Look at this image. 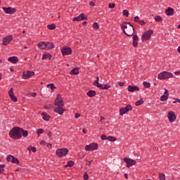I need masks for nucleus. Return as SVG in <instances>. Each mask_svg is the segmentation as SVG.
<instances>
[{"label":"nucleus","mask_w":180,"mask_h":180,"mask_svg":"<svg viewBox=\"0 0 180 180\" xmlns=\"http://www.w3.org/2000/svg\"><path fill=\"white\" fill-rule=\"evenodd\" d=\"M8 61L12 64H18L19 63V59L16 56L9 57Z\"/></svg>","instance_id":"23"},{"label":"nucleus","mask_w":180,"mask_h":180,"mask_svg":"<svg viewBox=\"0 0 180 180\" xmlns=\"http://www.w3.org/2000/svg\"><path fill=\"white\" fill-rule=\"evenodd\" d=\"M121 29L126 36L129 37L133 36V47H139V36L134 34V27H133L130 22H124L121 25Z\"/></svg>","instance_id":"1"},{"label":"nucleus","mask_w":180,"mask_h":180,"mask_svg":"<svg viewBox=\"0 0 180 180\" xmlns=\"http://www.w3.org/2000/svg\"><path fill=\"white\" fill-rule=\"evenodd\" d=\"M44 133V131L43 130V129H39L37 131V134L39 136H40V134H43Z\"/></svg>","instance_id":"42"},{"label":"nucleus","mask_w":180,"mask_h":180,"mask_svg":"<svg viewBox=\"0 0 180 180\" xmlns=\"http://www.w3.org/2000/svg\"><path fill=\"white\" fill-rule=\"evenodd\" d=\"M75 119H78L79 117H81V114L79 113H76L75 115Z\"/></svg>","instance_id":"50"},{"label":"nucleus","mask_w":180,"mask_h":180,"mask_svg":"<svg viewBox=\"0 0 180 180\" xmlns=\"http://www.w3.org/2000/svg\"><path fill=\"white\" fill-rule=\"evenodd\" d=\"M9 136L13 140H20L22 139V134H20V127H13L9 131Z\"/></svg>","instance_id":"2"},{"label":"nucleus","mask_w":180,"mask_h":180,"mask_svg":"<svg viewBox=\"0 0 180 180\" xmlns=\"http://www.w3.org/2000/svg\"><path fill=\"white\" fill-rule=\"evenodd\" d=\"M82 131L86 134V131L85 129H82Z\"/></svg>","instance_id":"63"},{"label":"nucleus","mask_w":180,"mask_h":180,"mask_svg":"<svg viewBox=\"0 0 180 180\" xmlns=\"http://www.w3.org/2000/svg\"><path fill=\"white\" fill-rule=\"evenodd\" d=\"M47 27L49 29V30H54V29H56V24H51V25H48Z\"/></svg>","instance_id":"36"},{"label":"nucleus","mask_w":180,"mask_h":180,"mask_svg":"<svg viewBox=\"0 0 180 180\" xmlns=\"http://www.w3.org/2000/svg\"><path fill=\"white\" fill-rule=\"evenodd\" d=\"M101 140H108V136L103 134L101 136Z\"/></svg>","instance_id":"45"},{"label":"nucleus","mask_w":180,"mask_h":180,"mask_svg":"<svg viewBox=\"0 0 180 180\" xmlns=\"http://www.w3.org/2000/svg\"><path fill=\"white\" fill-rule=\"evenodd\" d=\"M44 108L45 109H49L50 108V105H45Z\"/></svg>","instance_id":"62"},{"label":"nucleus","mask_w":180,"mask_h":180,"mask_svg":"<svg viewBox=\"0 0 180 180\" xmlns=\"http://www.w3.org/2000/svg\"><path fill=\"white\" fill-rule=\"evenodd\" d=\"M98 143H92L89 145H86L85 150L86 151H95L98 149Z\"/></svg>","instance_id":"10"},{"label":"nucleus","mask_w":180,"mask_h":180,"mask_svg":"<svg viewBox=\"0 0 180 180\" xmlns=\"http://www.w3.org/2000/svg\"><path fill=\"white\" fill-rule=\"evenodd\" d=\"M27 150L28 151H30V153H36L37 150H36V147L34 146H30L27 147Z\"/></svg>","instance_id":"31"},{"label":"nucleus","mask_w":180,"mask_h":180,"mask_svg":"<svg viewBox=\"0 0 180 180\" xmlns=\"http://www.w3.org/2000/svg\"><path fill=\"white\" fill-rule=\"evenodd\" d=\"M165 13L167 16H172L175 13V11L172 7H168L165 11Z\"/></svg>","instance_id":"21"},{"label":"nucleus","mask_w":180,"mask_h":180,"mask_svg":"<svg viewBox=\"0 0 180 180\" xmlns=\"http://www.w3.org/2000/svg\"><path fill=\"white\" fill-rule=\"evenodd\" d=\"M8 162H12V164H19V159L15 158L13 155H8L6 158Z\"/></svg>","instance_id":"17"},{"label":"nucleus","mask_w":180,"mask_h":180,"mask_svg":"<svg viewBox=\"0 0 180 180\" xmlns=\"http://www.w3.org/2000/svg\"><path fill=\"white\" fill-rule=\"evenodd\" d=\"M54 105H56V106H64V101H63V97H61V94L57 95V98L55 100Z\"/></svg>","instance_id":"12"},{"label":"nucleus","mask_w":180,"mask_h":180,"mask_svg":"<svg viewBox=\"0 0 180 180\" xmlns=\"http://www.w3.org/2000/svg\"><path fill=\"white\" fill-rule=\"evenodd\" d=\"M92 27L94 30H99V24L98 22H94L92 25Z\"/></svg>","instance_id":"33"},{"label":"nucleus","mask_w":180,"mask_h":180,"mask_svg":"<svg viewBox=\"0 0 180 180\" xmlns=\"http://www.w3.org/2000/svg\"><path fill=\"white\" fill-rule=\"evenodd\" d=\"M100 120H101V122H102V120H105V117H102V116H101L100 117Z\"/></svg>","instance_id":"58"},{"label":"nucleus","mask_w":180,"mask_h":180,"mask_svg":"<svg viewBox=\"0 0 180 180\" xmlns=\"http://www.w3.org/2000/svg\"><path fill=\"white\" fill-rule=\"evenodd\" d=\"M34 75V72L27 70L26 72H22V79H29L31 77H33Z\"/></svg>","instance_id":"16"},{"label":"nucleus","mask_w":180,"mask_h":180,"mask_svg":"<svg viewBox=\"0 0 180 180\" xmlns=\"http://www.w3.org/2000/svg\"><path fill=\"white\" fill-rule=\"evenodd\" d=\"M64 106H58L54 108L53 110L56 113H58V115H64V112H65V109L63 108Z\"/></svg>","instance_id":"20"},{"label":"nucleus","mask_w":180,"mask_h":180,"mask_svg":"<svg viewBox=\"0 0 180 180\" xmlns=\"http://www.w3.org/2000/svg\"><path fill=\"white\" fill-rule=\"evenodd\" d=\"M56 154L57 157L59 158H63V157H65L68 154V148H62L57 149L56 150Z\"/></svg>","instance_id":"4"},{"label":"nucleus","mask_w":180,"mask_h":180,"mask_svg":"<svg viewBox=\"0 0 180 180\" xmlns=\"http://www.w3.org/2000/svg\"><path fill=\"white\" fill-rule=\"evenodd\" d=\"M83 178L84 180H88L89 179V176H88V174L86 173H85L83 176Z\"/></svg>","instance_id":"47"},{"label":"nucleus","mask_w":180,"mask_h":180,"mask_svg":"<svg viewBox=\"0 0 180 180\" xmlns=\"http://www.w3.org/2000/svg\"><path fill=\"white\" fill-rule=\"evenodd\" d=\"M41 117L46 122H49V120H50L51 117H50V115L49 114H47V112H42Z\"/></svg>","instance_id":"25"},{"label":"nucleus","mask_w":180,"mask_h":180,"mask_svg":"<svg viewBox=\"0 0 180 180\" xmlns=\"http://www.w3.org/2000/svg\"><path fill=\"white\" fill-rule=\"evenodd\" d=\"M94 85L97 86V88H100V89H109L110 88V85L109 84H101L99 83V77H96V80L94 82Z\"/></svg>","instance_id":"7"},{"label":"nucleus","mask_w":180,"mask_h":180,"mask_svg":"<svg viewBox=\"0 0 180 180\" xmlns=\"http://www.w3.org/2000/svg\"><path fill=\"white\" fill-rule=\"evenodd\" d=\"M169 96V93L168 91V89H165L164 95L161 96L160 97L161 102H167V101H168Z\"/></svg>","instance_id":"19"},{"label":"nucleus","mask_w":180,"mask_h":180,"mask_svg":"<svg viewBox=\"0 0 180 180\" xmlns=\"http://www.w3.org/2000/svg\"><path fill=\"white\" fill-rule=\"evenodd\" d=\"M82 25H86V21H84Z\"/></svg>","instance_id":"64"},{"label":"nucleus","mask_w":180,"mask_h":180,"mask_svg":"<svg viewBox=\"0 0 180 180\" xmlns=\"http://www.w3.org/2000/svg\"><path fill=\"white\" fill-rule=\"evenodd\" d=\"M54 44H53V42H46L47 50H52V49H54Z\"/></svg>","instance_id":"30"},{"label":"nucleus","mask_w":180,"mask_h":180,"mask_svg":"<svg viewBox=\"0 0 180 180\" xmlns=\"http://www.w3.org/2000/svg\"><path fill=\"white\" fill-rule=\"evenodd\" d=\"M92 163V161H88L87 162V165L89 166V165H91V164Z\"/></svg>","instance_id":"60"},{"label":"nucleus","mask_w":180,"mask_h":180,"mask_svg":"<svg viewBox=\"0 0 180 180\" xmlns=\"http://www.w3.org/2000/svg\"><path fill=\"white\" fill-rule=\"evenodd\" d=\"M2 9L8 15H13L16 12V8L12 7H3Z\"/></svg>","instance_id":"15"},{"label":"nucleus","mask_w":180,"mask_h":180,"mask_svg":"<svg viewBox=\"0 0 180 180\" xmlns=\"http://www.w3.org/2000/svg\"><path fill=\"white\" fill-rule=\"evenodd\" d=\"M47 88H51V89L52 91H54V89H56V85H54V84H47Z\"/></svg>","instance_id":"39"},{"label":"nucleus","mask_w":180,"mask_h":180,"mask_svg":"<svg viewBox=\"0 0 180 180\" xmlns=\"http://www.w3.org/2000/svg\"><path fill=\"white\" fill-rule=\"evenodd\" d=\"M89 5L90 6H95V3L94 1H90Z\"/></svg>","instance_id":"54"},{"label":"nucleus","mask_w":180,"mask_h":180,"mask_svg":"<svg viewBox=\"0 0 180 180\" xmlns=\"http://www.w3.org/2000/svg\"><path fill=\"white\" fill-rule=\"evenodd\" d=\"M45 146H46V147H49V148H51V147H53V145H51L50 143H46Z\"/></svg>","instance_id":"53"},{"label":"nucleus","mask_w":180,"mask_h":180,"mask_svg":"<svg viewBox=\"0 0 180 180\" xmlns=\"http://www.w3.org/2000/svg\"><path fill=\"white\" fill-rule=\"evenodd\" d=\"M108 7L110 8V9H113V8H115V4L112 3V4H110L108 5Z\"/></svg>","instance_id":"48"},{"label":"nucleus","mask_w":180,"mask_h":180,"mask_svg":"<svg viewBox=\"0 0 180 180\" xmlns=\"http://www.w3.org/2000/svg\"><path fill=\"white\" fill-rule=\"evenodd\" d=\"M174 99H175V101H173V103H180V99L179 98H174Z\"/></svg>","instance_id":"51"},{"label":"nucleus","mask_w":180,"mask_h":180,"mask_svg":"<svg viewBox=\"0 0 180 180\" xmlns=\"http://www.w3.org/2000/svg\"><path fill=\"white\" fill-rule=\"evenodd\" d=\"M127 89L129 92H136V91H140V87L139 86L129 85Z\"/></svg>","instance_id":"22"},{"label":"nucleus","mask_w":180,"mask_h":180,"mask_svg":"<svg viewBox=\"0 0 180 180\" xmlns=\"http://www.w3.org/2000/svg\"><path fill=\"white\" fill-rule=\"evenodd\" d=\"M107 140H108V141H116L117 139L115 136H108Z\"/></svg>","instance_id":"37"},{"label":"nucleus","mask_w":180,"mask_h":180,"mask_svg":"<svg viewBox=\"0 0 180 180\" xmlns=\"http://www.w3.org/2000/svg\"><path fill=\"white\" fill-rule=\"evenodd\" d=\"M5 168L4 165H0V174L4 172V169Z\"/></svg>","instance_id":"44"},{"label":"nucleus","mask_w":180,"mask_h":180,"mask_svg":"<svg viewBox=\"0 0 180 180\" xmlns=\"http://www.w3.org/2000/svg\"><path fill=\"white\" fill-rule=\"evenodd\" d=\"M158 78L160 81L164 79H169V78H174V74H172L171 72L163 71L158 74Z\"/></svg>","instance_id":"3"},{"label":"nucleus","mask_w":180,"mask_h":180,"mask_svg":"<svg viewBox=\"0 0 180 180\" xmlns=\"http://www.w3.org/2000/svg\"><path fill=\"white\" fill-rule=\"evenodd\" d=\"M38 47L39 49H40L41 50H47V44L46 42L44 41H40L38 44Z\"/></svg>","instance_id":"24"},{"label":"nucleus","mask_w":180,"mask_h":180,"mask_svg":"<svg viewBox=\"0 0 180 180\" xmlns=\"http://www.w3.org/2000/svg\"><path fill=\"white\" fill-rule=\"evenodd\" d=\"M12 40H13V37H12V35H6V37H3V46H8V44H11V41H12Z\"/></svg>","instance_id":"9"},{"label":"nucleus","mask_w":180,"mask_h":180,"mask_svg":"<svg viewBox=\"0 0 180 180\" xmlns=\"http://www.w3.org/2000/svg\"><path fill=\"white\" fill-rule=\"evenodd\" d=\"M174 75H180V72L179 71L174 72Z\"/></svg>","instance_id":"56"},{"label":"nucleus","mask_w":180,"mask_h":180,"mask_svg":"<svg viewBox=\"0 0 180 180\" xmlns=\"http://www.w3.org/2000/svg\"><path fill=\"white\" fill-rule=\"evenodd\" d=\"M138 23H139V25H141V26H144V25H146V22L142 20H139Z\"/></svg>","instance_id":"46"},{"label":"nucleus","mask_w":180,"mask_h":180,"mask_svg":"<svg viewBox=\"0 0 180 180\" xmlns=\"http://www.w3.org/2000/svg\"><path fill=\"white\" fill-rule=\"evenodd\" d=\"M124 176L126 179H129V175L127 173L124 174Z\"/></svg>","instance_id":"55"},{"label":"nucleus","mask_w":180,"mask_h":180,"mask_svg":"<svg viewBox=\"0 0 180 180\" xmlns=\"http://www.w3.org/2000/svg\"><path fill=\"white\" fill-rule=\"evenodd\" d=\"M81 20H88V17L84 13H80L77 17L72 19L73 22H81Z\"/></svg>","instance_id":"14"},{"label":"nucleus","mask_w":180,"mask_h":180,"mask_svg":"<svg viewBox=\"0 0 180 180\" xmlns=\"http://www.w3.org/2000/svg\"><path fill=\"white\" fill-rule=\"evenodd\" d=\"M122 14H123V16H126V18H129V11L123 10Z\"/></svg>","instance_id":"41"},{"label":"nucleus","mask_w":180,"mask_h":180,"mask_svg":"<svg viewBox=\"0 0 180 180\" xmlns=\"http://www.w3.org/2000/svg\"><path fill=\"white\" fill-rule=\"evenodd\" d=\"M70 75H78L79 74V70L78 68H75L70 72Z\"/></svg>","instance_id":"27"},{"label":"nucleus","mask_w":180,"mask_h":180,"mask_svg":"<svg viewBox=\"0 0 180 180\" xmlns=\"http://www.w3.org/2000/svg\"><path fill=\"white\" fill-rule=\"evenodd\" d=\"M143 103H144V100H143V98H141L139 101L135 103V105L136 106H140V105H143Z\"/></svg>","instance_id":"34"},{"label":"nucleus","mask_w":180,"mask_h":180,"mask_svg":"<svg viewBox=\"0 0 180 180\" xmlns=\"http://www.w3.org/2000/svg\"><path fill=\"white\" fill-rule=\"evenodd\" d=\"M48 136H49V137H51V136H53V133H51V131H49L48 133Z\"/></svg>","instance_id":"57"},{"label":"nucleus","mask_w":180,"mask_h":180,"mask_svg":"<svg viewBox=\"0 0 180 180\" xmlns=\"http://www.w3.org/2000/svg\"><path fill=\"white\" fill-rule=\"evenodd\" d=\"M159 179L165 180V174L162 173L159 174Z\"/></svg>","instance_id":"40"},{"label":"nucleus","mask_w":180,"mask_h":180,"mask_svg":"<svg viewBox=\"0 0 180 180\" xmlns=\"http://www.w3.org/2000/svg\"><path fill=\"white\" fill-rule=\"evenodd\" d=\"M167 118L170 123H174L176 120V115L174 111H169L167 112Z\"/></svg>","instance_id":"11"},{"label":"nucleus","mask_w":180,"mask_h":180,"mask_svg":"<svg viewBox=\"0 0 180 180\" xmlns=\"http://www.w3.org/2000/svg\"><path fill=\"white\" fill-rule=\"evenodd\" d=\"M74 161L70 160L68 162V164L65 165V168H68V167H74Z\"/></svg>","instance_id":"32"},{"label":"nucleus","mask_w":180,"mask_h":180,"mask_svg":"<svg viewBox=\"0 0 180 180\" xmlns=\"http://www.w3.org/2000/svg\"><path fill=\"white\" fill-rule=\"evenodd\" d=\"M134 22H136V23H139V22H140V17H139V16H135L134 17Z\"/></svg>","instance_id":"43"},{"label":"nucleus","mask_w":180,"mask_h":180,"mask_svg":"<svg viewBox=\"0 0 180 180\" xmlns=\"http://www.w3.org/2000/svg\"><path fill=\"white\" fill-rule=\"evenodd\" d=\"M10 71H11V72H13V71H15V69H13V68H10Z\"/></svg>","instance_id":"59"},{"label":"nucleus","mask_w":180,"mask_h":180,"mask_svg":"<svg viewBox=\"0 0 180 180\" xmlns=\"http://www.w3.org/2000/svg\"><path fill=\"white\" fill-rule=\"evenodd\" d=\"M143 85L144 88H150L151 86V84L148 82H143Z\"/></svg>","instance_id":"38"},{"label":"nucleus","mask_w":180,"mask_h":180,"mask_svg":"<svg viewBox=\"0 0 180 180\" xmlns=\"http://www.w3.org/2000/svg\"><path fill=\"white\" fill-rule=\"evenodd\" d=\"M131 110H133V106L128 104L126 107L120 109V115L123 116V115H126V113H129V112H131Z\"/></svg>","instance_id":"6"},{"label":"nucleus","mask_w":180,"mask_h":180,"mask_svg":"<svg viewBox=\"0 0 180 180\" xmlns=\"http://www.w3.org/2000/svg\"><path fill=\"white\" fill-rule=\"evenodd\" d=\"M177 51H178V53H179V54H180V46L177 48Z\"/></svg>","instance_id":"61"},{"label":"nucleus","mask_w":180,"mask_h":180,"mask_svg":"<svg viewBox=\"0 0 180 180\" xmlns=\"http://www.w3.org/2000/svg\"><path fill=\"white\" fill-rule=\"evenodd\" d=\"M20 134H21V136L22 135L23 137H27L29 132L22 128H20Z\"/></svg>","instance_id":"26"},{"label":"nucleus","mask_w":180,"mask_h":180,"mask_svg":"<svg viewBox=\"0 0 180 180\" xmlns=\"http://www.w3.org/2000/svg\"><path fill=\"white\" fill-rule=\"evenodd\" d=\"M61 53L63 57H65V56H71L72 54V49L70 46H63L61 49Z\"/></svg>","instance_id":"8"},{"label":"nucleus","mask_w":180,"mask_h":180,"mask_svg":"<svg viewBox=\"0 0 180 180\" xmlns=\"http://www.w3.org/2000/svg\"><path fill=\"white\" fill-rule=\"evenodd\" d=\"M8 96L12 102H18V98L15 96V94L13 93V88L11 87L8 91Z\"/></svg>","instance_id":"18"},{"label":"nucleus","mask_w":180,"mask_h":180,"mask_svg":"<svg viewBox=\"0 0 180 180\" xmlns=\"http://www.w3.org/2000/svg\"><path fill=\"white\" fill-rule=\"evenodd\" d=\"M155 22H162L163 19H162V17H161L160 15H156L155 18H154Z\"/></svg>","instance_id":"35"},{"label":"nucleus","mask_w":180,"mask_h":180,"mask_svg":"<svg viewBox=\"0 0 180 180\" xmlns=\"http://www.w3.org/2000/svg\"><path fill=\"white\" fill-rule=\"evenodd\" d=\"M46 144H47V142H46L45 141H40V145L41 146H46Z\"/></svg>","instance_id":"49"},{"label":"nucleus","mask_w":180,"mask_h":180,"mask_svg":"<svg viewBox=\"0 0 180 180\" xmlns=\"http://www.w3.org/2000/svg\"><path fill=\"white\" fill-rule=\"evenodd\" d=\"M124 161L126 162L127 168H130V167H133L136 164V160L129 158H124Z\"/></svg>","instance_id":"13"},{"label":"nucleus","mask_w":180,"mask_h":180,"mask_svg":"<svg viewBox=\"0 0 180 180\" xmlns=\"http://www.w3.org/2000/svg\"><path fill=\"white\" fill-rule=\"evenodd\" d=\"M153 34H154V31H153V30H148V31L145 32L141 36L142 41H147L150 40Z\"/></svg>","instance_id":"5"},{"label":"nucleus","mask_w":180,"mask_h":180,"mask_svg":"<svg viewBox=\"0 0 180 180\" xmlns=\"http://www.w3.org/2000/svg\"><path fill=\"white\" fill-rule=\"evenodd\" d=\"M51 57H53L52 56H51V54H50V53H45V54H43L42 55V60H51Z\"/></svg>","instance_id":"29"},{"label":"nucleus","mask_w":180,"mask_h":180,"mask_svg":"<svg viewBox=\"0 0 180 180\" xmlns=\"http://www.w3.org/2000/svg\"><path fill=\"white\" fill-rule=\"evenodd\" d=\"M86 95L89 96V98H94V96L96 95V91L94 90H90L87 92Z\"/></svg>","instance_id":"28"},{"label":"nucleus","mask_w":180,"mask_h":180,"mask_svg":"<svg viewBox=\"0 0 180 180\" xmlns=\"http://www.w3.org/2000/svg\"><path fill=\"white\" fill-rule=\"evenodd\" d=\"M118 85H119L120 86H124V82H118Z\"/></svg>","instance_id":"52"}]
</instances>
